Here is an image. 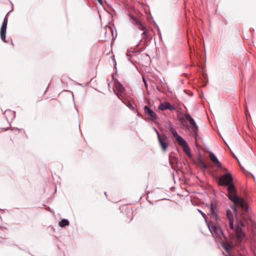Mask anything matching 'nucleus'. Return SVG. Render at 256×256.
<instances>
[{"instance_id": "f257e3e1", "label": "nucleus", "mask_w": 256, "mask_h": 256, "mask_svg": "<svg viewBox=\"0 0 256 256\" xmlns=\"http://www.w3.org/2000/svg\"><path fill=\"white\" fill-rule=\"evenodd\" d=\"M233 178L232 174L228 173L222 176L219 179V184L222 186H228V197L234 204L233 210L235 213L237 224L236 226L234 225V217L232 212L227 210L226 216L228 220V226L226 224V228L228 232L230 230L234 232L236 242L240 243L244 237V234L242 230V227L248 224V217L246 214L248 210L247 204L241 198L236 195V190L232 183Z\"/></svg>"}, {"instance_id": "f03ea898", "label": "nucleus", "mask_w": 256, "mask_h": 256, "mask_svg": "<svg viewBox=\"0 0 256 256\" xmlns=\"http://www.w3.org/2000/svg\"><path fill=\"white\" fill-rule=\"evenodd\" d=\"M216 205L211 204L210 206V218L212 220H215L216 224H214L212 222H210L208 223V228L210 231L212 236L216 238H219L221 235H223L222 232L218 225V218L216 214Z\"/></svg>"}, {"instance_id": "7ed1b4c3", "label": "nucleus", "mask_w": 256, "mask_h": 256, "mask_svg": "<svg viewBox=\"0 0 256 256\" xmlns=\"http://www.w3.org/2000/svg\"><path fill=\"white\" fill-rule=\"evenodd\" d=\"M184 117L186 119V120L189 122L190 126V128L192 130V132H193L194 136L196 139L198 135L197 132L198 130V126H197L194 120L188 114H184Z\"/></svg>"}, {"instance_id": "20e7f679", "label": "nucleus", "mask_w": 256, "mask_h": 256, "mask_svg": "<svg viewBox=\"0 0 256 256\" xmlns=\"http://www.w3.org/2000/svg\"><path fill=\"white\" fill-rule=\"evenodd\" d=\"M170 130L171 132V133L172 134L173 136L175 138L177 142L178 143V144L181 146L182 147L186 145L187 144L186 140L181 137L176 132L175 129H174L172 126V124H170Z\"/></svg>"}, {"instance_id": "39448f33", "label": "nucleus", "mask_w": 256, "mask_h": 256, "mask_svg": "<svg viewBox=\"0 0 256 256\" xmlns=\"http://www.w3.org/2000/svg\"><path fill=\"white\" fill-rule=\"evenodd\" d=\"M156 132L158 134V140L159 143L160 144V146L162 150L164 152H166L167 149V147H168V138L165 135H162V136L160 135L158 132L157 130H156Z\"/></svg>"}, {"instance_id": "423d86ee", "label": "nucleus", "mask_w": 256, "mask_h": 256, "mask_svg": "<svg viewBox=\"0 0 256 256\" xmlns=\"http://www.w3.org/2000/svg\"><path fill=\"white\" fill-rule=\"evenodd\" d=\"M114 92L118 97L122 100V94L124 92V86L119 82H116L114 84Z\"/></svg>"}, {"instance_id": "0eeeda50", "label": "nucleus", "mask_w": 256, "mask_h": 256, "mask_svg": "<svg viewBox=\"0 0 256 256\" xmlns=\"http://www.w3.org/2000/svg\"><path fill=\"white\" fill-rule=\"evenodd\" d=\"M144 111L146 115L148 116L149 118L152 120H154L157 119L158 116L156 114L149 108L148 106H146L144 107Z\"/></svg>"}, {"instance_id": "6e6552de", "label": "nucleus", "mask_w": 256, "mask_h": 256, "mask_svg": "<svg viewBox=\"0 0 256 256\" xmlns=\"http://www.w3.org/2000/svg\"><path fill=\"white\" fill-rule=\"evenodd\" d=\"M209 158L212 162L218 168L224 170L225 171H227V169L222 167V164L218 160L216 156L212 152H210Z\"/></svg>"}, {"instance_id": "1a4fd4ad", "label": "nucleus", "mask_w": 256, "mask_h": 256, "mask_svg": "<svg viewBox=\"0 0 256 256\" xmlns=\"http://www.w3.org/2000/svg\"><path fill=\"white\" fill-rule=\"evenodd\" d=\"M158 108L159 109L162 110H174L176 108L174 106L171 105L168 102L160 104Z\"/></svg>"}, {"instance_id": "9d476101", "label": "nucleus", "mask_w": 256, "mask_h": 256, "mask_svg": "<svg viewBox=\"0 0 256 256\" xmlns=\"http://www.w3.org/2000/svg\"><path fill=\"white\" fill-rule=\"evenodd\" d=\"M133 20V23L134 24L136 25V26L140 30H144V32H146L144 31L145 30V26L141 23L136 18H132Z\"/></svg>"}, {"instance_id": "9b49d317", "label": "nucleus", "mask_w": 256, "mask_h": 256, "mask_svg": "<svg viewBox=\"0 0 256 256\" xmlns=\"http://www.w3.org/2000/svg\"><path fill=\"white\" fill-rule=\"evenodd\" d=\"M234 246L232 242H226L223 244V248L226 252H229Z\"/></svg>"}, {"instance_id": "f8f14e48", "label": "nucleus", "mask_w": 256, "mask_h": 256, "mask_svg": "<svg viewBox=\"0 0 256 256\" xmlns=\"http://www.w3.org/2000/svg\"><path fill=\"white\" fill-rule=\"evenodd\" d=\"M8 20L6 18H4L2 24V26L0 32H6Z\"/></svg>"}, {"instance_id": "ddd939ff", "label": "nucleus", "mask_w": 256, "mask_h": 256, "mask_svg": "<svg viewBox=\"0 0 256 256\" xmlns=\"http://www.w3.org/2000/svg\"><path fill=\"white\" fill-rule=\"evenodd\" d=\"M182 148H183L184 151L186 154L188 155V157H190V158L192 157V155L190 152V148L188 146V144H186V145L182 146Z\"/></svg>"}, {"instance_id": "4468645a", "label": "nucleus", "mask_w": 256, "mask_h": 256, "mask_svg": "<svg viewBox=\"0 0 256 256\" xmlns=\"http://www.w3.org/2000/svg\"><path fill=\"white\" fill-rule=\"evenodd\" d=\"M68 224H69L68 221L66 219L62 220L58 223L59 226L62 228L66 226H68Z\"/></svg>"}, {"instance_id": "2eb2a0df", "label": "nucleus", "mask_w": 256, "mask_h": 256, "mask_svg": "<svg viewBox=\"0 0 256 256\" xmlns=\"http://www.w3.org/2000/svg\"><path fill=\"white\" fill-rule=\"evenodd\" d=\"M198 164L201 166V168L206 169L208 168V166L200 158H198Z\"/></svg>"}, {"instance_id": "dca6fc26", "label": "nucleus", "mask_w": 256, "mask_h": 256, "mask_svg": "<svg viewBox=\"0 0 256 256\" xmlns=\"http://www.w3.org/2000/svg\"><path fill=\"white\" fill-rule=\"evenodd\" d=\"M6 33H0V37H1V38L2 40L4 41V42H6V40H5V38H6Z\"/></svg>"}, {"instance_id": "f3484780", "label": "nucleus", "mask_w": 256, "mask_h": 256, "mask_svg": "<svg viewBox=\"0 0 256 256\" xmlns=\"http://www.w3.org/2000/svg\"><path fill=\"white\" fill-rule=\"evenodd\" d=\"M128 106L132 109H134V107L133 106L132 104L129 102H128V104H126Z\"/></svg>"}, {"instance_id": "a211bd4d", "label": "nucleus", "mask_w": 256, "mask_h": 256, "mask_svg": "<svg viewBox=\"0 0 256 256\" xmlns=\"http://www.w3.org/2000/svg\"><path fill=\"white\" fill-rule=\"evenodd\" d=\"M199 212L202 214V216L205 218L206 220V214L204 213H203L202 212H200V210H199Z\"/></svg>"}, {"instance_id": "6ab92c4d", "label": "nucleus", "mask_w": 256, "mask_h": 256, "mask_svg": "<svg viewBox=\"0 0 256 256\" xmlns=\"http://www.w3.org/2000/svg\"><path fill=\"white\" fill-rule=\"evenodd\" d=\"M57 100H52V104H54L56 103H57Z\"/></svg>"}, {"instance_id": "aec40b11", "label": "nucleus", "mask_w": 256, "mask_h": 256, "mask_svg": "<svg viewBox=\"0 0 256 256\" xmlns=\"http://www.w3.org/2000/svg\"><path fill=\"white\" fill-rule=\"evenodd\" d=\"M148 34V33H146V32L143 33L144 38H146Z\"/></svg>"}, {"instance_id": "412c9836", "label": "nucleus", "mask_w": 256, "mask_h": 256, "mask_svg": "<svg viewBox=\"0 0 256 256\" xmlns=\"http://www.w3.org/2000/svg\"><path fill=\"white\" fill-rule=\"evenodd\" d=\"M100 4H102V0H97Z\"/></svg>"}, {"instance_id": "4be33fe9", "label": "nucleus", "mask_w": 256, "mask_h": 256, "mask_svg": "<svg viewBox=\"0 0 256 256\" xmlns=\"http://www.w3.org/2000/svg\"><path fill=\"white\" fill-rule=\"evenodd\" d=\"M100 4H102V0H97Z\"/></svg>"}, {"instance_id": "5701e85b", "label": "nucleus", "mask_w": 256, "mask_h": 256, "mask_svg": "<svg viewBox=\"0 0 256 256\" xmlns=\"http://www.w3.org/2000/svg\"><path fill=\"white\" fill-rule=\"evenodd\" d=\"M108 28H110V30H111V32H113V30H112V28H111L110 26H109Z\"/></svg>"}, {"instance_id": "b1692460", "label": "nucleus", "mask_w": 256, "mask_h": 256, "mask_svg": "<svg viewBox=\"0 0 256 256\" xmlns=\"http://www.w3.org/2000/svg\"><path fill=\"white\" fill-rule=\"evenodd\" d=\"M113 32H112V36H113Z\"/></svg>"}]
</instances>
